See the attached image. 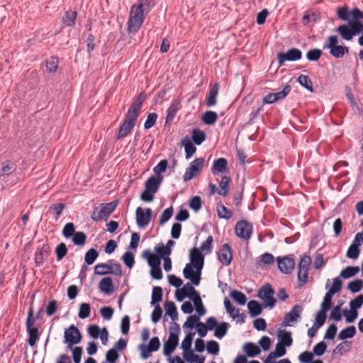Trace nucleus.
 Masks as SVG:
<instances>
[{
    "label": "nucleus",
    "instance_id": "5",
    "mask_svg": "<svg viewBox=\"0 0 363 363\" xmlns=\"http://www.w3.org/2000/svg\"><path fill=\"white\" fill-rule=\"evenodd\" d=\"M35 323V318H33V311L32 308H30L28 317L26 319V330L28 334V338L27 342L28 345L31 347H34L36 345L37 341L40 337V332L38 329L35 327L33 325Z\"/></svg>",
    "mask_w": 363,
    "mask_h": 363
},
{
    "label": "nucleus",
    "instance_id": "47",
    "mask_svg": "<svg viewBox=\"0 0 363 363\" xmlns=\"http://www.w3.org/2000/svg\"><path fill=\"white\" fill-rule=\"evenodd\" d=\"M77 17V12L73 11H67L62 18L63 23L67 26H72L74 24Z\"/></svg>",
    "mask_w": 363,
    "mask_h": 363
},
{
    "label": "nucleus",
    "instance_id": "14",
    "mask_svg": "<svg viewBox=\"0 0 363 363\" xmlns=\"http://www.w3.org/2000/svg\"><path fill=\"white\" fill-rule=\"evenodd\" d=\"M152 211L147 208L144 211L141 207H138L135 211L136 222L139 227H145L149 224L151 220Z\"/></svg>",
    "mask_w": 363,
    "mask_h": 363
},
{
    "label": "nucleus",
    "instance_id": "2",
    "mask_svg": "<svg viewBox=\"0 0 363 363\" xmlns=\"http://www.w3.org/2000/svg\"><path fill=\"white\" fill-rule=\"evenodd\" d=\"M191 262L186 264L183 274L193 285L198 286L201 279V270L204 264V256L199 249L193 247L190 251Z\"/></svg>",
    "mask_w": 363,
    "mask_h": 363
},
{
    "label": "nucleus",
    "instance_id": "53",
    "mask_svg": "<svg viewBox=\"0 0 363 363\" xmlns=\"http://www.w3.org/2000/svg\"><path fill=\"white\" fill-rule=\"evenodd\" d=\"M334 294L329 292L328 291L326 292V294H325V296L323 298V301L321 303V308L322 309H324V310H326V311H329L331 307H332V299H333V297Z\"/></svg>",
    "mask_w": 363,
    "mask_h": 363
},
{
    "label": "nucleus",
    "instance_id": "6",
    "mask_svg": "<svg viewBox=\"0 0 363 363\" xmlns=\"http://www.w3.org/2000/svg\"><path fill=\"white\" fill-rule=\"evenodd\" d=\"M337 15L340 19L344 21H361L360 20H363V11L358 8L350 11L347 6L338 7Z\"/></svg>",
    "mask_w": 363,
    "mask_h": 363
},
{
    "label": "nucleus",
    "instance_id": "22",
    "mask_svg": "<svg viewBox=\"0 0 363 363\" xmlns=\"http://www.w3.org/2000/svg\"><path fill=\"white\" fill-rule=\"evenodd\" d=\"M181 101L179 99H174L168 109L167 110L166 123H170L174 120L176 113L181 108Z\"/></svg>",
    "mask_w": 363,
    "mask_h": 363
},
{
    "label": "nucleus",
    "instance_id": "18",
    "mask_svg": "<svg viewBox=\"0 0 363 363\" xmlns=\"http://www.w3.org/2000/svg\"><path fill=\"white\" fill-rule=\"evenodd\" d=\"M211 171L213 175H218L219 174H224L228 172L227 160L223 157L215 160L213 161Z\"/></svg>",
    "mask_w": 363,
    "mask_h": 363
},
{
    "label": "nucleus",
    "instance_id": "35",
    "mask_svg": "<svg viewBox=\"0 0 363 363\" xmlns=\"http://www.w3.org/2000/svg\"><path fill=\"white\" fill-rule=\"evenodd\" d=\"M248 357H255L260 353L259 347L252 342H247L243 347Z\"/></svg>",
    "mask_w": 363,
    "mask_h": 363
},
{
    "label": "nucleus",
    "instance_id": "46",
    "mask_svg": "<svg viewBox=\"0 0 363 363\" xmlns=\"http://www.w3.org/2000/svg\"><path fill=\"white\" fill-rule=\"evenodd\" d=\"M224 306L228 313L235 319L238 315L239 309L233 306L232 303L227 298L224 299Z\"/></svg>",
    "mask_w": 363,
    "mask_h": 363
},
{
    "label": "nucleus",
    "instance_id": "36",
    "mask_svg": "<svg viewBox=\"0 0 363 363\" xmlns=\"http://www.w3.org/2000/svg\"><path fill=\"white\" fill-rule=\"evenodd\" d=\"M182 145L184 147L185 152H186V158H190L196 151V147L191 143V141L186 138L183 140L182 142Z\"/></svg>",
    "mask_w": 363,
    "mask_h": 363
},
{
    "label": "nucleus",
    "instance_id": "57",
    "mask_svg": "<svg viewBox=\"0 0 363 363\" xmlns=\"http://www.w3.org/2000/svg\"><path fill=\"white\" fill-rule=\"evenodd\" d=\"M213 237L211 235H209L205 242H202L200 247V251L205 252L206 254H209L212 251L213 248Z\"/></svg>",
    "mask_w": 363,
    "mask_h": 363
},
{
    "label": "nucleus",
    "instance_id": "55",
    "mask_svg": "<svg viewBox=\"0 0 363 363\" xmlns=\"http://www.w3.org/2000/svg\"><path fill=\"white\" fill-rule=\"evenodd\" d=\"M86 240V235L84 232H76L72 238V241L76 245H84Z\"/></svg>",
    "mask_w": 363,
    "mask_h": 363
},
{
    "label": "nucleus",
    "instance_id": "54",
    "mask_svg": "<svg viewBox=\"0 0 363 363\" xmlns=\"http://www.w3.org/2000/svg\"><path fill=\"white\" fill-rule=\"evenodd\" d=\"M173 212H174V210H173L172 206H170L169 208H167V209H165L163 211V213H162L161 216L160 217L159 224L160 225H162L166 222H167L170 219V218L172 216Z\"/></svg>",
    "mask_w": 363,
    "mask_h": 363
},
{
    "label": "nucleus",
    "instance_id": "63",
    "mask_svg": "<svg viewBox=\"0 0 363 363\" xmlns=\"http://www.w3.org/2000/svg\"><path fill=\"white\" fill-rule=\"evenodd\" d=\"M326 349V343L323 341H321L313 347V352L317 356H321L325 353Z\"/></svg>",
    "mask_w": 363,
    "mask_h": 363
},
{
    "label": "nucleus",
    "instance_id": "32",
    "mask_svg": "<svg viewBox=\"0 0 363 363\" xmlns=\"http://www.w3.org/2000/svg\"><path fill=\"white\" fill-rule=\"evenodd\" d=\"M218 119V115L216 112L213 111H206L201 117V120L203 123L206 125H213L214 124Z\"/></svg>",
    "mask_w": 363,
    "mask_h": 363
},
{
    "label": "nucleus",
    "instance_id": "10",
    "mask_svg": "<svg viewBox=\"0 0 363 363\" xmlns=\"http://www.w3.org/2000/svg\"><path fill=\"white\" fill-rule=\"evenodd\" d=\"M64 342L68 344V347L72 348V345L81 342L82 335L79 330L74 325L66 328L64 333Z\"/></svg>",
    "mask_w": 363,
    "mask_h": 363
},
{
    "label": "nucleus",
    "instance_id": "27",
    "mask_svg": "<svg viewBox=\"0 0 363 363\" xmlns=\"http://www.w3.org/2000/svg\"><path fill=\"white\" fill-rule=\"evenodd\" d=\"M279 343L290 347L292 345L293 339L291 337V333L286 330H279L277 334Z\"/></svg>",
    "mask_w": 363,
    "mask_h": 363
},
{
    "label": "nucleus",
    "instance_id": "45",
    "mask_svg": "<svg viewBox=\"0 0 363 363\" xmlns=\"http://www.w3.org/2000/svg\"><path fill=\"white\" fill-rule=\"evenodd\" d=\"M99 256L97 250L94 248L89 250L84 257L85 262L87 265L92 264Z\"/></svg>",
    "mask_w": 363,
    "mask_h": 363
},
{
    "label": "nucleus",
    "instance_id": "40",
    "mask_svg": "<svg viewBox=\"0 0 363 363\" xmlns=\"http://www.w3.org/2000/svg\"><path fill=\"white\" fill-rule=\"evenodd\" d=\"M206 139V134L203 131L195 128L192 131V140L194 143L199 145H201Z\"/></svg>",
    "mask_w": 363,
    "mask_h": 363
},
{
    "label": "nucleus",
    "instance_id": "52",
    "mask_svg": "<svg viewBox=\"0 0 363 363\" xmlns=\"http://www.w3.org/2000/svg\"><path fill=\"white\" fill-rule=\"evenodd\" d=\"M363 286V280L355 279L347 284V289L352 293L359 292Z\"/></svg>",
    "mask_w": 363,
    "mask_h": 363
},
{
    "label": "nucleus",
    "instance_id": "31",
    "mask_svg": "<svg viewBox=\"0 0 363 363\" xmlns=\"http://www.w3.org/2000/svg\"><path fill=\"white\" fill-rule=\"evenodd\" d=\"M166 315H168L173 321L178 318V312L174 303L172 301H167L164 304Z\"/></svg>",
    "mask_w": 363,
    "mask_h": 363
},
{
    "label": "nucleus",
    "instance_id": "43",
    "mask_svg": "<svg viewBox=\"0 0 363 363\" xmlns=\"http://www.w3.org/2000/svg\"><path fill=\"white\" fill-rule=\"evenodd\" d=\"M199 316L196 315H192L187 318L186 321L184 323L183 327L184 328H190L192 329L194 327L196 328L198 327L199 323L201 322L199 321Z\"/></svg>",
    "mask_w": 363,
    "mask_h": 363
},
{
    "label": "nucleus",
    "instance_id": "21",
    "mask_svg": "<svg viewBox=\"0 0 363 363\" xmlns=\"http://www.w3.org/2000/svg\"><path fill=\"white\" fill-rule=\"evenodd\" d=\"M219 84L218 82L214 83L208 91L206 99V105L208 107L213 106L216 104L217 102V96L219 91Z\"/></svg>",
    "mask_w": 363,
    "mask_h": 363
},
{
    "label": "nucleus",
    "instance_id": "39",
    "mask_svg": "<svg viewBox=\"0 0 363 363\" xmlns=\"http://www.w3.org/2000/svg\"><path fill=\"white\" fill-rule=\"evenodd\" d=\"M228 327L229 324L226 322H222L219 323L216 328L215 329L214 335L216 337L221 339L227 333Z\"/></svg>",
    "mask_w": 363,
    "mask_h": 363
},
{
    "label": "nucleus",
    "instance_id": "8",
    "mask_svg": "<svg viewBox=\"0 0 363 363\" xmlns=\"http://www.w3.org/2000/svg\"><path fill=\"white\" fill-rule=\"evenodd\" d=\"M274 290L269 284H265L258 291V297L264 302V307L272 308L277 302L274 297Z\"/></svg>",
    "mask_w": 363,
    "mask_h": 363
},
{
    "label": "nucleus",
    "instance_id": "30",
    "mask_svg": "<svg viewBox=\"0 0 363 363\" xmlns=\"http://www.w3.org/2000/svg\"><path fill=\"white\" fill-rule=\"evenodd\" d=\"M117 203L116 201H112L106 203L100 204L101 213L103 218H108L116 209Z\"/></svg>",
    "mask_w": 363,
    "mask_h": 363
},
{
    "label": "nucleus",
    "instance_id": "24",
    "mask_svg": "<svg viewBox=\"0 0 363 363\" xmlns=\"http://www.w3.org/2000/svg\"><path fill=\"white\" fill-rule=\"evenodd\" d=\"M99 288L104 294H112L114 289L112 279L109 277L103 278L99 284Z\"/></svg>",
    "mask_w": 363,
    "mask_h": 363
},
{
    "label": "nucleus",
    "instance_id": "9",
    "mask_svg": "<svg viewBox=\"0 0 363 363\" xmlns=\"http://www.w3.org/2000/svg\"><path fill=\"white\" fill-rule=\"evenodd\" d=\"M205 160L203 157L196 158L190 164L183 175V180L188 182L199 175L204 166Z\"/></svg>",
    "mask_w": 363,
    "mask_h": 363
},
{
    "label": "nucleus",
    "instance_id": "51",
    "mask_svg": "<svg viewBox=\"0 0 363 363\" xmlns=\"http://www.w3.org/2000/svg\"><path fill=\"white\" fill-rule=\"evenodd\" d=\"M342 315L345 318L347 323H353L358 316V311L350 308V310L344 309L342 311Z\"/></svg>",
    "mask_w": 363,
    "mask_h": 363
},
{
    "label": "nucleus",
    "instance_id": "41",
    "mask_svg": "<svg viewBox=\"0 0 363 363\" xmlns=\"http://www.w3.org/2000/svg\"><path fill=\"white\" fill-rule=\"evenodd\" d=\"M298 83L311 92L313 91V82L308 76L301 74L298 78Z\"/></svg>",
    "mask_w": 363,
    "mask_h": 363
},
{
    "label": "nucleus",
    "instance_id": "19",
    "mask_svg": "<svg viewBox=\"0 0 363 363\" xmlns=\"http://www.w3.org/2000/svg\"><path fill=\"white\" fill-rule=\"evenodd\" d=\"M347 22V24L340 25L336 30L343 40L350 41L354 37V34L352 26H350V21Z\"/></svg>",
    "mask_w": 363,
    "mask_h": 363
},
{
    "label": "nucleus",
    "instance_id": "13",
    "mask_svg": "<svg viewBox=\"0 0 363 363\" xmlns=\"http://www.w3.org/2000/svg\"><path fill=\"white\" fill-rule=\"evenodd\" d=\"M235 230L239 238L247 240L252 235V226L246 220H240L236 223Z\"/></svg>",
    "mask_w": 363,
    "mask_h": 363
},
{
    "label": "nucleus",
    "instance_id": "7",
    "mask_svg": "<svg viewBox=\"0 0 363 363\" xmlns=\"http://www.w3.org/2000/svg\"><path fill=\"white\" fill-rule=\"evenodd\" d=\"M94 273L97 275L114 274L122 275L121 266L118 263H113L111 260L107 264H98L94 267Z\"/></svg>",
    "mask_w": 363,
    "mask_h": 363
},
{
    "label": "nucleus",
    "instance_id": "28",
    "mask_svg": "<svg viewBox=\"0 0 363 363\" xmlns=\"http://www.w3.org/2000/svg\"><path fill=\"white\" fill-rule=\"evenodd\" d=\"M230 178L228 176H223L219 183L220 189L218 191V194L222 196H228L230 189Z\"/></svg>",
    "mask_w": 363,
    "mask_h": 363
},
{
    "label": "nucleus",
    "instance_id": "4",
    "mask_svg": "<svg viewBox=\"0 0 363 363\" xmlns=\"http://www.w3.org/2000/svg\"><path fill=\"white\" fill-rule=\"evenodd\" d=\"M339 39L337 35H330L328 40L323 44V49L329 50L330 55L335 58H342L345 54L349 53L350 48L345 45H338Z\"/></svg>",
    "mask_w": 363,
    "mask_h": 363
},
{
    "label": "nucleus",
    "instance_id": "11",
    "mask_svg": "<svg viewBox=\"0 0 363 363\" xmlns=\"http://www.w3.org/2000/svg\"><path fill=\"white\" fill-rule=\"evenodd\" d=\"M311 264L310 256L305 255L301 257L298 264V279L302 284H306L308 277V270Z\"/></svg>",
    "mask_w": 363,
    "mask_h": 363
},
{
    "label": "nucleus",
    "instance_id": "49",
    "mask_svg": "<svg viewBox=\"0 0 363 363\" xmlns=\"http://www.w3.org/2000/svg\"><path fill=\"white\" fill-rule=\"evenodd\" d=\"M230 296L240 305H244L247 301L245 294L237 290L232 291Z\"/></svg>",
    "mask_w": 363,
    "mask_h": 363
},
{
    "label": "nucleus",
    "instance_id": "61",
    "mask_svg": "<svg viewBox=\"0 0 363 363\" xmlns=\"http://www.w3.org/2000/svg\"><path fill=\"white\" fill-rule=\"evenodd\" d=\"M155 308L151 314L152 321L157 323L161 318L162 315V309L159 304L154 305Z\"/></svg>",
    "mask_w": 363,
    "mask_h": 363
},
{
    "label": "nucleus",
    "instance_id": "42",
    "mask_svg": "<svg viewBox=\"0 0 363 363\" xmlns=\"http://www.w3.org/2000/svg\"><path fill=\"white\" fill-rule=\"evenodd\" d=\"M359 272V267H347L340 272V276L344 279H349L354 277Z\"/></svg>",
    "mask_w": 363,
    "mask_h": 363
},
{
    "label": "nucleus",
    "instance_id": "38",
    "mask_svg": "<svg viewBox=\"0 0 363 363\" xmlns=\"http://www.w3.org/2000/svg\"><path fill=\"white\" fill-rule=\"evenodd\" d=\"M155 250L157 253L160 258H167L172 253V250H169V247H166L162 243H160L155 247Z\"/></svg>",
    "mask_w": 363,
    "mask_h": 363
},
{
    "label": "nucleus",
    "instance_id": "26",
    "mask_svg": "<svg viewBox=\"0 0 363 363\" xmlns=\"http://www.w3.org/2000/svg\"><path fill=\"white\" fill-rule=\"evenodd\" d=\"M48 247L43 245L41 248L37 250L35 254V262L36 265L40 266L48 257Z\"/></svg>",
    "mask_w": 363,
    "mask_h": 363
},
{
    "label": "nucleus",
    "instance_id": "33",
    "mask_svg": "<svg viewBox=\"0 0 363 363\" xmlns=\"http://www.w3.org/2000/svg\"><path fill=\"white\" fill-rule=\"evenodd\" d=\"M356 328L354 325L348 326L340 331L338 338L341 340L352 338L356 335Z\"/></svg>",
    "mask_w": 363,
    "mask_h": 363
},
{
    "label": "nucleus",
    "instance_id": "48",
    "mask_svg": "<svg viewBox=\"0 0 363 363\" xmlns=\"http://www.w3.org/2000/svg\"><path fill=\"white\" fill-rule=\"evenodd\" d=\"M91 307L89 303H82L79 306L78 316L81 319H85L90 315Z\"/></svg>",
    "mask_w": 363,
    "mask_h": 363
},
{
    "label": "nucleus",
    "instance_id": "50",
    "mask_svg": "<svg viewBox=\"0 0 363 363\" xmlns=\"http://www.w3.org/2000/svg\"><path fill=\"white\" fill-rule=\"evenodd\" d=\"M327 312L328 311L320 308V310L316 313L315 321L313 324L320 328L323 326L327 318Z\"/></svg>",
    "mask_w": 363,
    "mask_h": 363
},
{
    "label": "nucleus",
    "instance_id": "15",
    "mask_svg": "<svg viewBox=\"0 0 363 363\" xmlns=\"http://www.w3.org/2000/svg\"><path fill=\"white\" fill-rule=\"evenodd\" d=\"M303 311V307L300 305H295L292 307L291 311L286 313L284 318L281 323L282 327L290 325L291 322L296 321L301 315Z\"/></svg>",
    "mask_w": 363,
    "mask_h": 363
},
{
    "label": "nucleus",
    "instance_id": "17",
    "mask_svg": "<svg viewBox=\"0 0 363 363\" xmlns=\"http://www.w3.org/2000/svg\"><path fill=\"white\" fill-rule=\"evenodd\" d=\"M278 267L279 270L284 274H291L295 267V261L293 258L289 257H284L283 258H277Z\"/></svg>",
    "mask_w": 363,
    "mask_h": 363
},
{
    "label": "nucleus",
    "instance_id": "58",
    "mask_svg": "<svg viewBox=\"0 0 363 363\" xmlns=\"http://www.w3.org/2000/svg\"><path fill=\"white\" fill-rule=\"evenodd\" d=\"M322 55V51L318 48L310 50L306 53V57L309 61H317Z\"/></svg>",
    "mask_w": 363,
    "mask_h": 363
},
{
    "label": "nucleus",
    "instance_id": "37",
    "mask_svg": "<svg viewBox=\"0 0 363 363\" xmlns=\"http://www.w3.org/2000/svg\"><path fill=\"white\" fill-rule=\"evenodd\" d=\"M162 289L160 286H155L152 289L151 305H157L162 299Z\"/></svg>",
    "mask_w": 363,
    "mask_h": 363
},
{
    "label": "nucleus",
    "instance_id": "1",
    "mask_svg": "<svg viewBox=\"0 0 363 363\" xmlns=\"http://www.w3.org/2000/svg\"><path fill=\"white\" fill-rule=\"evenodd\" d=\"M145 98V94L141 92L130 105V107L125 116V120L119 128L117 135L118 140L127 136L132 132L140 115V108Z\"/></svg>",
    "mask_w": 363,
    "mask_h": 363
},
{
    "label": "nucleus",
    "instance_id": "29",
    "mask_svg": "<svg viewBox=\"0 0 363 363\" xmlns=\"http://www.w3.org/2000/svg\"><path fill=\"white\" fill-rule=\"evenodd\" d=\"M247 308L251 317H256L260 315L262 312V307L261 304L255 300L249 301L247 303Z\"/></svg>",
    "mask_w": 363,
    "mask_h": 363
},
{
    "label": "nucleus",
    "instance_id": "16",
    "mask_svg": "<svg viewBox=\"0 0 363 363\" xmlns=\"http://www.w3.org/2000/svg\"><path fill=\"white\" fill-rule=\"evenodd\" d=\"M218 260L223 265H229L233 259V252L228 244H223L221 245L218 252H217Z\"/></svg>",
    "mask_w": 363,
    "mask_h": 363
},
{
    "label": "nucleus",
    "instance_id": "23",
    "mask_svg": "<svg viewBox=\"0 0 363 363\" xmlns=\"http://www.w3.org/2000/svg\"><path fill=\"white\" fill-rule=\"evenodd\" d=\"M162 180V178L160 176H152L145 182V188L147 189V191H150L155 194L159 189Z\"/></svg>",
    "mask_w": 363,
    "mask_h": 363
},
{
    "label": "nucleus",
    "instance_id": "25",
    "mask_svg": "<svg viewBox=\"0 0 363 363\" xmlns=\"http://www.w3.org/2000/svg\"><path fill=\"white\" fill-rule=\"evenodd\" d=\"M143 257L147 259L148 264L151 268L160 266V258L153 254L150 250H145L143 252Z\"/></svg>",
    "mask_w": 363,
    "mask_h": 363
},
{
    "label": "nucleus",
    "instance_id": "12",
    "mask_svg": "<svg viewBox=\"0 0 363 363\" xmlns=\"http://www.w3.org/2000/svg\"><path fill=\"white\" fill-rule=\"evenodd\" d=\"M302 57L301 51L298 48H291L287 52H281L277 54L279 66H282L286 61H297Z\"/></svg>",
    "mask_w": 363,
    "mask_h": 363
},
{
    "label": "nucleus",
    "instance_id": "44",
    "mask_svg": "<svg viewBox=\"0 0 363 363\" xmlns=\"http://www.w3.org/2000/svg\"><path fill=\"white\" fill-rule=\"evenodd\" d=\"M58 58L56 57H49L45 63L47 70L50 73H55L58 67Z\"/></svg>",
    "mask_w": 363,
    "mask_h": 363
},
{
    "label": "nucleus",
    "instance_id": "60",
    "mask_svg": "<svg viewBox=\"0 0 363 363\" xmlns=\"http://www.w3.org/2000/svg\"><path fill=\"white\" fill-rule=\"evenodd\" d=\"M75 228L72 223H67L63 228L62 230V235L66 238H69L70 237H73V235L75 234Z\"/></svg>",
    "mask_w": 363,
    "mask_h": 363
},
{
    "label": "nucleus",
    "instance_id": "20",
    "mask_svg": "<svg viewBox=\"0 0 363 363\" xmlns=\"http://www.w3.org/2000/svg\"><path fill=\"white\" fill-rule=\"evenodd\" d=\"M179 337L174 335H169L167 340L164 343L163 353L169 357L178 345Z\"/></svg>",
    "mask_w": 363,
    "mask_h": 363
},
{
    "label": "nucleus",
    "instance_id": "59",
    "mask_svg": "<svg viewBox=\"0 0 363 363\" xmlns=\"http://www.w3.org/2000/svg\"><path fill=\"white\" fill-rule=\"evenodd\" d=\"M337 328L335 324H330L326 330L324 335L325 340H333L336 335Z\"/></svg>",
    "mask_w": 363,
    "mask_h": 363
},
{
    "label": "nucleus",
    "instance_id": "62",
    "mask_svg": "<svg viewBox=\"0 0 363 363\" xmlns=\"http://www.w3.org/2000/svg\"><path fill=\"white\" fill-rule=\"evenodd\" d=\"M122 260L129 268H132L135 263L134 255L130 252H125L122 257Z\"/></svg>",
    "mask_w": 363,
    "mask_h": 363
},
{
    "label": "nucleus",
    "instance_id": "3",
    "mask_svg": "<svg viewBox=\"0 0 363 363\" xmlns=\"http://www.w3.org/2000/svg\"><path fill=\"white\" fill-rule=\"evenodd\" d=\"M153 6L152 0H140L138 4L130 8V16L128 21V30L129 33H136L141 27L145 15Z\"/></svg>",
    "mask_w": 363,
    "mask_h": 363
},
{
    "label": "nucleus",
    "instance_id": "56",
    "mask_svg": "<svg viewBox=\"0 0 363 363\" xmlns=\"http://www.w3.org/2000/svg\"><path fill=\"white\" fill-rule=\"evenodd\" d=\"M183 357L186 362L193 363L194 362H199L200 359L202 358L203 356L195 354L193 351L189 350L188 351H184Z\"/></svg>",
    "mask_w": 363,
    "mask_h": 363
},
{
    "label": "nucleus",
    "instance_id": "64",
    "mask_svg": "<svg viewBox=\"0 0 363 363\" xmlns=\"http://www.w3.org/2000/svg\"><path fill=\"white\" fill-rule=\"evenodd\" d=\"M363 304V295L360 294L357 296L354 299L351 300L350 302V308L354 311H357L358 308H361Z\"/></svg>",
    "mask_w": 363,
    "mask_h": 363
},
{
    "label": "nucleus",
    "instance_id": "34",
    "mask_svg": "<svg viewBox=\"0 0 363 363\" xmlns=\"http://www.w3.org/2000/svg\"><path fill=\"white\" fill-rule=\"evenodd\" d=\"M217 213L220 218L229 220L233 217V212L221 203L217 205Z\"/></svg>",
    "mask_w": 363,
    "mask_h": 363
}]
</instances>
